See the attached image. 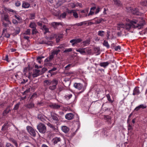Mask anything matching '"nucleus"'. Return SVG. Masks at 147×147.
Returning <instances> with one entry per match:
<instances>
[{
    "label": "nucleus",
    "mask_w": 147,
    "mask_h": 147,
    "mask_svg": "<svg viewBox=\"0 0 147 147\" xmlns=\"http://www.w3.org/2000/svg\"><path fill=\"white\" fill-rule=\"evenodd\" d=\"M144 24L145 22L143 20L138 22L137 20H133L131 21L129 24H127L125 25L123 24H119L118 25L117 29L122 30L125 28L126 30H129L131 28H138V29H140Z\"/></svg>",
    "instance_id": "f257e3e1"
},
{
    "label": "nucleus",
    "mask_w": 147,
    "mask_h": 147,
    "mask_svg": "<svg viewBox=\"0 0 147 147\" xmlns=\"http://www.w3.org/2000/svg\"><path fill=\"white\" fill-rule=\"evenodd\" d=\"M58 81L55 79H53L52 81L50 80H47L43 82V84L45 86H47L50 85L49 87V89L52 90H54L57 87Z\"/></svg>",
    "instance_id": "f03ea898"
},
{
    "label": "nucleus",
    "mask_w": 147,
    "mask_h": 147,
    "mask_svg": "<svg viewBox=\"0 0 147 147\" xmlns=\"http://www.w3.org/2000/svg\"><path fill=\"white\" fill-rule=\"evenodd\" d=\"M37 129L41 133L44 134L46 131V127L45 125L42 123H39L37 126Z\"/></svg>",
    "instance_id": "7ed1b4c3"
},
{
    "label": "nucleus",
    "mask_w": 147,
    "mask_h": 147,
    "mask_svg": "<svg viewBox=\"0 0 147 147\" xmlns=\"http://www.w3.org/2000/svg\"><path fill=\"white\" fill-rule=\"evenodd\" d=\"M74 87L78 89V90H81L82 91L80 92L81 93L83 91L86 89V86H84L81 84L80 83H75L74 84Z\"/></svg>",
    "instance_id": "20e7f679"
},
{
    "label": "nucleus",
    "mask_w": 147,
    "mask_h": 147,
    "mask_svg": "<svg viewBox=\"0 0 147 147\" xmlns=\"http://www.w3.org/2000/svg\"><path fill=\"white\" fill-rule=\"evenodd\" d=\"M27 129L30 134L33 137H35L36 135L35 130L32 127L28 126L26 127Z\"/></svg>",
    "instance_id": "39448f33"
},
{
    "label": "nucleus",
    "mask_w": 147,
    "mask_h": 147,
    "mask_svg": "<svg viewBox=\"0 0 147 147\" xmlns=\"http://www.w3.org/2000/svg\"><path fill=\"white\" fill-rule=\"evenodd\" d=\"M129 9L128 11H129V10L130 12L134 14L141 16L143 14L142 13H141L139 11L138 9L137 8L131 9V8L129 7Z\"/></svg>",
    "instance_id": "423d86ee"
},
{
    "label": "nucleus",
    "mask_w": 147,
    "mask_h": 147,
    "mask_svg": "<svg viewBox=\"0 0 147 147\" xmlns=\"http://www.w3.org/2000/svg\"><path fill=\"white\" fill-rule=\"evenodd\" d=\"M1 20L3 22L5 21L8 24H11V23L9 20V17L6 14H3L1 17Z\"/></svg>",
    "instance_id": "0eeeda50"
},
{
    "label": "nucleus",
    "mask_w": 147,
    "mask_h": 147,
    "mask_svg": "<svg viewBox=\"0 0 147 147\" xmlns=\"http://www.w3.org/2000/svg\"><path fill=\"white\" fill-rule=\"evenodd\" d=\"M51 115L52 119L56 122H58L59 121V119L58 117L59 116L57 114L55 113H51Z\"/></svg>",
    "instance_id": "6e6552de"
},
{
    "label": "nucleus",
    "mask_w": 147,
    "mask_h": 147,
    "mask_svg": "<svg viewBox=\"0 0 147 147\" xmlns=\"http://www.w3.org/2000/svg\"><path fill=\"white\" fill-rule=\"evenodd\" d=\"M49 107L51 108L55 109H60L61 106L56 103H54L49 105Z\"/></svg>",
    "instance_id": "1a4fd4ad"
},
{
    "label": "nucleus",
    "mask_w": 147,
    "mask_h": 147,
    "mask_svg": "<svg viewBox=\"0 0 147 147\" xmlns=\"http://www.w3.org/2000/svg\"><path fill=\"white\" fill-rule=\"evenodd\" d=\"M61 141V139L59 137H55L53 138L52 141L53 144L55 145L58 143L60 142Z\"/></svg>",
    "instance_id": "9d476101"
},
{
    "label": "nucleus",
    "mask_w": 147,
    "mask_h": 147,
    "mask_svg": "<svg viewBox=\"0 0 147 147\" xmlns=\"http://www.w3.org/2000/svg\"><path fill=\"white\" fill-rule=\"evenodd\" d=\"M82 41V39L80 38H78L76 39H72L70 40L71 43H72V45L74 46L75 44L80 42Z\"/></svg>",
    "instance_id": "9b49d317"
},
{
    "label": "nucleus",
    "mask_w": 147,
    "mask_h": 147,
    "mask_svg": "<svg viewBox=\"0 0 147 147\" xmlns=\"http://www.w3.org/2000/svg\"><path fill=\"white\" fill-rule=\"evenodd\" d=\"M40 70L35 69L33 70V73L32 76L33 77H36L39 76L40 75Z\"/></svg>",
    "instance_id": "f8f14e48"
},
{
    "label": "nucleus",
    "mask_w": 147,
    "mask_h": 147,
    "mask_svg": "<svg viewBox=\"0 0 147 147\" xmlns=\"http://www.w3.org/2000/svg\"><path fill=\"white\" fill-rule=\"evenodd\" d=\"M74 115L72 113H67L65 116V118L68 120L72 119L74 118Z\"/></svg>",
    "instance_id": "ddd939ff"
},
{
    "label": "nucleus",
    "mask_w": 147,
    "mask_h": 147,
    "mask_svg": "<svg viewBox=\"0 0 147 147\" xmlns=\"http://www.w3.org/2000/svg\"><path fill=\"white\" fill-rule=\"evenodd\" d=\"M95 22L92 23V24H97L100 23L102 21H104V20L101 18L97 19V18H95L94 19Z\"/></svg>",
    "instance_id": "4468645a"
},
{
    "label": "nucleus",
    "mask_w": 147,
    "mask_h": 147,
    "mask_svg": "<svg viewBox=\"0 0 147 147\" xmlns=\"http://www.w3.org/2000/svg\"><path fill=\"white\" fill-rule=\"evenodd\" d=\"M68 13H72L74 17L76 18H78V14L75 10H69L68 11Z\"/></svg>",
    "instance_id": "2eb2a0df"
},
{
    "label": "nucleus",
    "mask_w": 147,
    "mask_h": 147,
    "mask_svg": "<svg viewBox=\"0 0 147 147\" xmlns=\"http://www.w3.org/2000/svg\"><path fill=\"white\" fill-rule=\"evenodd\" d=\"M146 108V106L145 105L141 104L136 107L134 110L136 111H138L140 109H144Z\"/></svg>",
    "instance_id": "dca6fc26"
},
{
    "label": "nucleus",
    "mask_w": 147,
    "mask_h": 147,
    "mask_svg": "<svg viewBox=\"0 0 147 147\" xmlns=\"http://www.w3.org/2000/svg\"><path fill=\"white\" fill-rule=\"evenodd\" d=\"M109 63L108 62H106L100 63L99 64V65L105 68H106L109 65Z\"/></svg>",
    "instance_id": "f3484780"
},
{
    "label": "nucleus",
    "mask_w": 147,
    "mask_h": 147,
    "mask_svg": "<svg viewBox=\"0 0 147 147\" xmlns=\"http://www.w3.org/2000/svg\"><path fill=\"white\" fill-rule=\"evenodd\" d=\"M54 56L52 54L49 57L47 58L45 60V62H50L54 58Z\"/></svg>",
    "instance_id": "a211bd4d"
},
{
    "label": "nucleus",
    "mask_w": 147,
    "mask_h": 147,
    "mask_svg": "<svg viewBox=\"0 0 147 147\" xmlns=\"http://www.w3.org/2000/svg\"><path fill=\"white\" fill-rule=\"evenodd\" d=\"M132 129L133 128L132 126L130 124H129L128 126V129L129 134H130L131 136L133 134V133L132 132Z\"/></svg>",
    "instance_id": "6ab92c4d"
},
{
    "label": "nucleus",
    "mask_w": 147,
    "mask_h": 147,
    "mask_svg": "<svg viewBox=\"0 0 147 147\" xmlns=\"http://www.w3.org/2000/svg\"><path fill=\"white\" fill-rule=\"evenodd\" d=\"M9 140L15 144L16 147L18 146V144L16 141L12 138H9Z\"/></svg>",
    "instance_id": "aec40b11"
},
{
    "label": "nucleus",
    "mask_w": 147,
    "mask_h": 147,
    "mask_svg": "<svg viewBox=\"0 0 147 147\" xmlns=\"http://www.w3.org/2000/svg\"><path fill=\"white\" fill-rule=\"evenodd\" d=\"M140 93V92L139 89L138 87H136L135 88L134 90L133 94L134 95H138Z\"/></svg>",
    "instance_id": "412c9836"
},
{
    "label": "nucleus",
    "mask_w": 147,
    "mask_h": 147,
    "mask_svg": "<svg viewBox=\"0 0 147 147\" xmlns=\"http://www.w3.org/2000/svg\"><path fill=\"white\" fill-rule=\"evenodd\" d=\"M11 110V109L10 107H7L6 109L3 111V115L5 116Z\"/></svg>",
    "instance_id": "4be33fe9"
},
{
    "label": "nucleus",
    "mask_w": 147,
    "mask_h": 147,
    "mask_svg": "<svg viewBox=\"0 0 147 147\" xmlns=\"http://www.w3.org/2000/svg\"><path fill=\"white\" fill-rule=\"evenodd\" d=\"M61 129L65 133H67L69 131V128L66 126H63L62 127Z\"/></svg>",
    "instance_id": "5701e85b"
},
{
    "label": "nucleus",
    "mask_w": 147,
    "mask_h": 147,
    "mask_svg": "<svg viewBox=\"0 0 147 147\" xmlns=\"http://www.w3.org/2000/svg\"><path fill=\"white\" fill-rule=\"evenodd\" d=\"M95 9V7H93L91 8L90 12L88 15V16H89L90 15H93L94 13V10Z\"/></svg>",
    "instance_id": "b1692460"
},
{
    "label": "nucleus",
    "mask_w": 147,
    "mask_h": 147,
    "mask_svg": "<svg viewBox=\"0 0 147 147\" xmlns=\"http://www.w3.org/2000/svg\"><path fill=\"white\" fill-rule=\"evenodd\" d=\"M85 49V48L79 49H77L76 50V51L77 52L80 53L81 54L84 55L85 53V52L84 50Z\"/></svg>",
    "instance_id": "393cba45"
},
{
    "label": "nucleus",
    "mask_w": 147,
    "mask_h": 147,
    "mask_svg": "<svg viewBox=\"0 0 147 147\" xmlns=\"http://www.w3.org/2000/svg\"><path fill=\"white\" fill-rule=\"evenodd\" d=\"M30 6V4L27 2H24L22 4V7L24 8H28Z\"/></svg>",
    "instance_id": "a878e982"
},
{
    "label": "nucleus",
    "mask_w": 147,
    "mask_h": 147,
    "mask_svg": "<svg viewBox=\"0 0 147 147\" xmlns=\"http://www.w3.org/2000/svg\"><path fill=\"white\" fill-rule=\"evenodd\" d=\"M115 4L117 6H121L122 5L121 3L119 0H113Z\"/></svg>",
    "instance_id": "bb28decb"
},
{
    "label": "nucleus",
    "mask_w": 147,
    "mask_h": 147,
    "mask_svg": "<svg viewBox=\"0 0 147 147\" xmlns=\"http://www.w3.org/2000/svg\"><path fill=\"white\" fill-rule=\"evenodd\" d=\"M90 40L89 39H87L84 41L82 43L84 46H85L89 45L90 44Z\"/></svg>",
    "instance_id": "cd10ccee"
},
{
    "label": "nucleus",
    "mask_w": 147,
    "mask_h": 147,
    "mask_svg": "<svg viewBox=\"0 0 147 147\" xmlns=\"http://www.w3.org/2000/svg\"><path fill=\"white\" fill-rule=\"evenodd\" d=\"M26 107L28 108H32L34 107V104L33 103L31 102L27 104L26 105Z\"/></svg>",
    "instance_id": "c85d7f7f"
},
{
    "label": "nucleus",
    "mask_w": 147,
    "mask_h": 147,
    "mask_svg": "<svg viewBox=\"0 0 147 147\" xmlns=\"http://www.w3.org/2000/svg\"><path fill=\"white\" fill-rule=\"evenodd\" d=\"M44 57L43 56H39L37 57L36 59L37 62L40 64H41L42 62V59Z\"/></svg>",
    "instance_id": "c756f323"
},
{
    "label": "nucleus",
    "mask_w": 147,
    "mask_h": 147,
    "mask_svg": "<svg viewBox=\"0 0 147 147\" xmlns=\"http://www.w3.org/2000/svg\"><path fill=\"white\" fill-rule=\"evenodd\" d=\"M60 24V23L57 22H53L51 23L52 26L54 27V28H56L57 26H58Z\"/></svg>",
    "instance_id": "7c9ffc66"
},
{
    "label": "nucleus",
    "mask_w": 147,
    "mask_h": 147,
    "mask_svg": "<svg viewBox=\"0 0 147 147\" xmlns=\"http://www.w3.org/2000/svg\"><path fill=\"white\" fill-rule=\"evenodd\" d=\"M50 43H51L50 42H48L47 41H45V40H42V41H40L39 42V43L40 44H45L48 45H49V44Z\"/></svg>",
    "instance_id": "2f4dec72"
},
{
    "label": "nucleus",
    "mask_w": 147,
    "mask_h": 147,
    "mask_svg": "<svg viewBox=\"0 0 147 147\" xmlns=\"http://www.w3.org/2000/svg\"><path fill=\"white\" fill-rule=\"evenodd\" d=\"M8 127V126L7 123L5 124L2 127L1 130H6Z\"/></svg>",
    "instance_id": "473e14b6"
},
{
    "label": "nucleus",
    "mask_w": 147,
    "mask_h": 147,
    "mask_svg": "<svg viewBox=\"0 0 147 147\" xmlns=\"http://www.w3.org/2000/svg\"><path fill=\"white\" fill-rule=\"evenodd\" d=\"M105 32L103 31H99L98 32V34L99 36L102 37L104 35Z\"/></svg>",
    "instance_id": "72a5a7b5"
},
{
    "label": "nucleus",
    "mask_w": 147,
    "mask_h": 147,
    "mask_svg": "<svg viewBox=\"0 0 147 147\" xmlns=\"http://www.w3.org/2000/svg\"><path fill=\"white\" fill-rule=\"evenodd\" d=\"M60 51V50L59 49H56L53 51L51 54H52L54 56L55 55H57L59 52Z\"/></svg>",
    "instance_id": "f704fd0d"
},
{
    "label": "nucleus",
    "mask_w": 147,
    "mask_h": 147,
    "mask_svg": "<svg viewBox=\"0 0 147 147\" xmlns=\"http://www.w3.org/2000/svg\"><path fill=\"white\" fill-rule=\"evenodd\" d=\"M103 45L104 46H105L107 48H109V45L108 42L105 40H104L103 43Z\"/></svg>",
    "instance_id": "c9c22d12"
},
{
    "label": "nucleus",
    "mask_w": 147,
    "mask_h": 147,
    "mask_svg": "<svg viewBox=\"0 0 147 147\" xmlns=\"http://www.w3.org/2000/svg\"><path fill=\"white\" fill-rule=\"evenodd\" d=\"M30 27L32 28L33 29L35 28L36 27V25L35 23L34 22L31 23L30 24Z\"/></svg>",
    "instance_id": "e433bc0d"
},
{
    "label": "nucleus",
    "mask_w": 147,
    "mask_h": 147,
    "mask_svg": "<svg viewBox=\"0 0 147 147\" xmlns=\"http://www.w3.org/2000/svg\"><path fill=\"white\" fill-rule=\"evenodd\" d=\"M108 100L111 103H112L113 101L111 100L110 98V96L109 94H108L106 95Z\"/></svg>",
    "instance_id": "4c0bfd02"
},
{
    "label": "nucleus",
    "mask_w": 147,
    "mask_h": 147,
    "mask_svg": "<svg viewBox=\"0 0 147 147\" xmlns=\"http://www.w3.org/2000/svg\"><path fill=\"white\" fill-rule=\"evenodd\" d=\"M20 102H19L16 104L14 106L13 109L14 110H16L18 109L19 107V105H20Z\"/></svg>",
    "instance_id": "58836bf2"
},
{
    "label": "nucleus",
    "mask_w": 147,
    "mask_h": 147,
    "mask_svg": "<svg viewBox=\"0 0 147 147\" xmlns=\"http://www.w3.org/2000/svg\"><path fill=\"white\" fill-rule=\"evenodd\" d=\"M30 67L29 65L27 67H26L24 68V74L26 75V73L28 71V70H29L30 69Z\"/></svg>",
    "instance_id": "ea45409f"
},
{
    "label": "nucleus",
    "mask_w": 147,
    "mask_h": 147,
    "mask_svg": "<svg viewBox=\"0 0 147 147\" xmlns=\"http://www.w3.org/2000/svg\"><path fill=\"white\" fill-rule=\"evenodd\" d=\"M66 16V14L65 13H64L62 14L60 16V19H61V18H65Z\"/></svg>",
    "instance_id": "a19ab883"
},
{
    "label": "nucleus",
    "mask_w": 147,
    "mask_h": 147,
    "mask_svg": "<svg viewBox=\"0 0 147 147\" xmlns=\"http://www.w3.org/2000/svg\"><path fill=\"white\" fill-rule=\"evenodd\" d=\"M47 124L48 126L51 128H53V129H55V127L51 123H47Z\"/></svg>",
    "instance_id": "79ce46f5"
},
{
    "label": "nucleus",
    "mask_w": 147,
    "mask_h": 147,
    "mask_svg": "<svg viewBox=\"0 0 147 147\" xmlns=\"http://www.w3.org/2000/svg\"><path fill=\"white\" fill-rule=\"evenodd\" d=\"M46 63H47L45 64V66H51L52 65V64L50 63V62H45Z\"/></svg>",
    "instance_id": "37998d69"
},
{
    "label": "nucleus",
    "mask_w": 147,
    "mask_h": 147,
    "mask_svg": "<svg viewBox=\"0 0 147 147\" xmlns=\"http://www.w3.org/2000/svg\"><path fill=\"white\" fill-rule=\"evenodd\" d=\"M30 29H28L25 32L24 34L29 35L30 34Z\"/></svg>",
    "instance_id": "c03bdc74"
},
{
    "label": "nucleus",
    "mask_w": 147,
    "mask_h": 147,
    "mask_svg": "<svg viewBox=\"0 0 147 147\" xmlns=\"http://www.w3.org/2000/svg\"><path fill=\"white\" fill-rule=\"evenodd\" d=\"M72 51V49L71 48L67 49L64 51V52L67 53V52H69L71 51Z\"/></svg>",
    "instance_id": "a18cd8bd"
},
{
    "label": "nucleus",
    "mask_w": 147,
    "mask_h": 147,
    "mask_svg": "<svg viewBox=\"0 0 147 147\" xmlns=\"http://www.w3.org/2000/svg\"><path fill=\"white\" fill-rule=\"evenodd\" d=\"M6 147H14L12 144L9 143H6Z\"/></svg>",
    "instance_id": "49530a36"
},
{
    "label": "nucleus",
    "mask_w": 147,
    "mask_h": 147,
    "mask_svg": "<svg viewBox=\"0 0 147 147\" xmlns=\"http://www.w3.org/2000/svg\"><path fill=\"white\" fill-rule=\"evenodd\" d=\"M43 29L45 31V33H47L49 31V29L46 28L45 26L44 25L43 26Z\"/></svg>",
    "instance_id": "de8ad7c7"
},
{
    "label": "nucleus",
    "mask_w": 147,
    "mask_h": 147,
    "mask_svg": "<svg viewBox=\"0 0 147 147\" xmlns=\"http://www.w3.org/2000/svg\"><path fill=\"white\" fill-rule=\"evenodd\" d=\"M35 17V14L34 13H31L30 14V18L32 20L34 19Z\"/></svg>",
    "instance_id": "09e8293b"
},
{
    "label": "nucleus",
    "mask_w": 147,
    "mask_h": 147,
    "mask_svg": "<svg viewBox=\"0 0 147 147\" xmlns=\"http://www.w3.org/2000/svg\"><path fill=\"white\" fill-rule=\"evenodd\" d=\"M69 6L72 8L75 7L76 6L75 5L74 3H71L69 4Z\"/></svg>",
    "instance_id": "8fccbe9b"
},
{
    "label": "nucleus",
    "mask_w": 147,
    "mask_h": 147,
    "mask_svg": "<svg viewBox=\"0 0 147 147\" xmlns=\"http://www.w3.org/2000/svg\"><path fill=\"white\" fill-rule=\"evenodd\" d=\"M7 10L9 12H11L13 13H16V12L15 11L13 10L12 9L8 8L7 9Z\"/></svg>",
    "instance_id": "3c124183"
},
{
    "label": "nucleus",
    "mask_w": 147,
    "mask_h": 147,
    "mask_svg": "<svg viewBox=\"0 0 147 147\" xmlns=\"http://www.w3.org/2000/svg\"><path fill=\"white\" fill-rule=\"evenodd\" d=\"M47 69L46 68H43L41 70V73L42 74H43L47 70Z\"/></svg>",
    "instance_id": "603ef678"
},
{
    "label": "nucleus",
    "mask_w": 147,
    "mask_h": 147,
    "mask_svg": "<svg viewBox=\"0 0 147 147\" xmlns=\"http://www.w3.org/2000/svg\"><path fill=\"white\" fill-rule=\"evenodd\" d=\"M72 96V95L71 94H70L69 95H67L65 96L66 98H67V99H69L71 98Z\"/></svg>",
    "instance_id": "864d4df0"
},
{
    "label": "nucleus",
    "mask_w": 147,
    "mask_h": 147,
    "mask_svg": "<svg viewBox=\"0 0 147 147\" xmlns=\"http://www.w3.org/2000/svg\"><path fill=\"white\" fill-rule=\"evenodd\" d=\"M42 21H43V22L45 23H48V21L45 18H44L42 19Z\"/></svg>",
    "instance_id": "5fc2aeb1"
},
{
    "label": "nucleus",
    "mask_w": 147,
    "mask_h": 147,
    "mask_svg": "<svg viewBox=\"0 0 147 147\" xmlns=\"http://www.w3.org/2000/svg\"><path fill=\"white\" fill-rule=\"evenodd\" d=\"M20 4H21L20 3L19 1H18L15 3V5H16V6L17 7H18V6H20Z\"/></svg>",
    "instance_id": "6e6d98bb"
},
{
    "label": "nucleus",
    "mask_w": 147,
    "mask_h": 147,
    "mask_svg": "<svg viewBox=\"0 0 147 147\" xmlns=\"http://www.w3.org/2000/svg\"><path fill=\"white\" fill-rule=\"evenodd\" d=\"M121 49V47L119 46H118L115 47V49L116 51H117L118 50H120Z\"/></svg>",
    "instance_id": "4d7b16f0"
},
{
    "label": "nucleus",
    "mask_w": 147,
    "mask_h": 147,
    "mask_svg": "<svg viewBox=\"0 0 147 147\" xmlns=\"http://www.w3.org/2000/svg\"><path fill=\"white\" fill-rule=\"evenodd\" d=\"M105 118L106 119H108V120L111 119V117L109 116H105Z\"/></svg>",
    "instance_id": "13d9d810"
},
{
    "label": "nucleus",
    "mask_w": 147,
    "mask_h": 147,
    "mask_svg": "<svg viewBox=\"0 0 147 147\" xmlns=\"http://www.w3.org/2000/svg\"><path fill=\"white\" fill-rule=\"evenodd\" d=\"M20 32V29L19 28H17L15 30V32L16 34H18Z\"/></svg>",
    "instance_id": "bf43d9fd"
},
{
    "label": "nucleus",
    "mask_w": 147,
    "mask_h": 147,
    "mask_svg": "<svg viewBox=\"0 0 147 147\" xmlns=\"http://www.w3.org/2000/svg\"><path fill=\"white\" fill-rule=\"evenodd\" d=\"M141 4L143 6H145L146 5V3L144 1H142L140 2Z\"/></svg>",
    "instance_id": "052dcab7"
},
{
    "label": "nucleus",
    "mask_w": 147,
    "mask_h": 147,
    "mask_svg": "<svg viewBox=\"0 0 147 147\" xmlns=\"http://www.w3.org/2000/svg\"><path fill=\"white\" fill-rule=\"evenodd\" d=\"M12 22L14 24L16 25L18 24L17 21L15 19H13L12 20Z\"/></svg>",
    "instance_id": "680f3d73"
},
{
    "label": "nucleus",
    "mask_w": 147,
    "mask_h": 147,
    "mask_svg": "<svg viewBox=\"0 0 147 147\" xmlns=\"http://www.w3.org/2000/svg\"><path fill=\"white\" fill-rule=\"evenodd\" d=\"M100 8L99 7H98L96 9V11L95 12V14H97L100 11Z\"/></svg>",
    "instance_id": "e2e57ef3"
},
{
    "label": "nucleus",
    "mask_w": 147,
    "mask_h": 147,
    "mask_svg": "<svg viewBox=\"0 0 147 147\" xmlns=\"http://www.w3.org/2000/svg\"><path fill=\"white\" fill-rule=\"evenodd\" d=\"M15 16L16 18L18 20H20V18L19 16H17L16 15H15Z\"/></svg>",
    "instance_id": "0e129e2a"
},
{
    "label": "nucleus",
    "mask_w": 147,
    "mask_h": 147,
    "mask_svg": "<svg viewBox=\"0 0 147 147\" xmlns=\"http://www.w3.org/2000/svg\"><path fill=\"white\" fill-rule=\"evenodd\" d=\"M5 36L7 38H9L10 37V35L8 33H5Z\"/></svg>",
    "instance_id": "69168bd1"
},
{
    "label": "nucleus",
    "mask_w": 147,
    "mask_h": 147,
    "mask_svg": "<svg viewBox=\"0 0 147 147\" xmlns=\"http://www.w3.org/2000/svg\"><path fill=\"white\" fill-rule=\"evenodd\" d=\"M37 24L40 26H41L42 25V23L41 22H37Z\"/></svg>",
    "instance_id": "338daca9"
},
{
    "label": "nucleus",
    "mask_w": 147,
    "mask_h": 147,
    "mask_svg": "<svg viewBox=\"0 0 147 147\" xmlns=\"http://www.w3.org/2000/svg\"><path fill=\"white\" fill-rule=\"evenodd\" d=\"M37 32L35 28L34 29L32 30V33L33 34H36Z\"/></svg>",
    "instance_id": "774afa93"
}]
</instances>
